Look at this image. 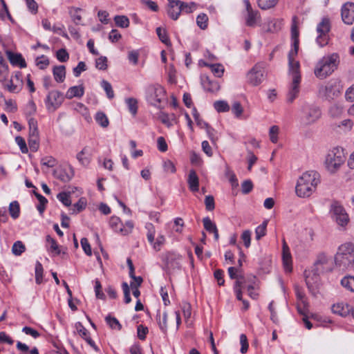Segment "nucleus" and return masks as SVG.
<instances>
[{
	"instance_id": "obj_63",
	"label": "nucleus",
	"mask_w": 354,
	"mask_h": 354,
	"mask_svg": "<svg viewBox=\"0 0 354 354\" xmlns=\"http://www.w3.org/2000/svg\"><path fill=\"white\" fill-rule=\"evenodd\" d=\"M56 57L59 61L66 62L69 58V55L66 49L61 48L57 51Z\"/></svg>"
},
{
	"instance_id": "obj_25",
	"label": "nucleus",
	"mask_w": 354,
	"mask_h": 354,
	"mask_svg": "<svg viewBox=\"0 0 354 354\" xmlns=\"http://www.w3.org/2000/svg\"><path fill=\"white\" fill-rule=\"evenodd\" d=\"M156 322L161 331L165 334L167 330V313L166 311L160 312L158 310L156 317Z\"/></svg>"
},
{
	"instance_id": "obj_62",
	"label": "nucleus",
	"mask_w": 354,
	"mask_h": 354,
	"mask_svg": "<svg viewBox=\"0 0 354 354\" xmlns=\"http://www.w3.org/2000/svg\"><path fill=\"white\" fill-rule=\"evenodd\" d=\"M15 142L20 148L21 151L23 153H26L28 151V147L25 140L21 136H17L15 138Z\"/></svg>"
},
{
	"instance_id": "obj_41",
	"label": "nucleus",
	"mask_w": 354,
	"mask_h": 354,
	"mask_svg": "<svg viewBox=\"0 0 354 354\" xmlns=\"http://www.w3.org/2000/svg\"><path fill=\"white\" fill-rule=\"evenodd\" d=\"M46 241L50 244V252H54L55 255H59L61 253V250L57 241L52 238L50 236H46Z\"/></svg>"
},
{
	"instance_id": "obj_49",
	"label": "nucleus",
	"mask_w": 354,
	"mask_h": 354,
	"mask_svg": "<svg viewBox=\"0 0 354 354\" xmlns=\"http://www.w3.org/2000/svg\"><path fill=\"white\" fill-rule=\"evenodd\" d=\"M124 101L129 111H138L139 106L138 100L136 98L127 97Z\"/></svg>"
},
{
	"instance_id": "obj_56",
	"label": "nucleus",
	"mask_w": 354,
	"mask_h": 354,
	"mask_svg": "<svg viewBox=\"0 0 354 354\" xmlns=\"http://www.w3.org/2000/svg\"><path fill=\"white\" fill-rule=\"evenodd\" d=\"M165 237L164 235L159 234L156 238V241H153V243H151L152 245L153 248L156 251H160L162 246L165 244Z\"/></svg>"
},
{
	"instance_id": "obj_9",
	"label": "nucleus",
	"mask_w": 354,
	"mask_h": 354,
	"mask_svg": "<svg viewBox=\"0 0 354 354\" xmlns=\"http://www.w3.org/2000/svg\"><path fill=\"white\" fill-rule=\"evenodd\" d=\"M330 30V20L326 17L323 18L317 26V32L318 35L316 38V41L319 46L323 47L328 44L329 40L328 33Z\"/></svg>"
},
{
	"instance_id": "obj_46",
	"label": "nucleus",
	"mask_w": 354,
	"mask_h": 354,
	"mask_svg": "<svg viewBox=\"0 0 354 354\" xmlns=\"http://www.w3.org/2000/svg\"><path fill=\"white\" fill-rule=\"evenodd\" d=\"M115 24L120 28H127L129 26V20L124 15H117L114 17Z\"/></svg>"
},
{
	"instance_id": "obj_38",
	"label": "nucleus",
	"mask_w": 354,
	"mask_h": 354,
	"mask_svg": "<svg viewBox=\"0 0 354 354\" xmlns=\"http://www.w3.org/2000/svg\"><path fill=\"white\" fill-rule=\"evenodd\" d=\"M208 22L209 18L205 13H201L196 17V24L201 30L207 29Z\"/></svg>"
},
{
	"instance_id": "obj_43",
	"label": "nucleus",
	"mask_w": 354,
	"mask_h": 354,
	"mask_svg": "<svg viewBox=\"0 0 354 354\" xmlns=\"http://www.w3.org/2000/svg\"><path fill=\"white\" fill-rule=\"evenodd\" d=\"M209 67L213 74L218 77H221L224 73V67L220 64H207Z\"/></svg>"
},
{
	"instance_id": "obj_48",
	"label": "nucleus",
	"mask_w": 354,
	"mask_h": 354,
	"mask_svg": "<svg viewBox=\"0 0 354 354\" xmlns=\"http://www.w3.org/2000/svg\"><path fill=\"white\" fill-rule=\"evenodd\" d=\"M106 324L112 328L120 330L122 328L119 321L115 318L111 317L110 315L106 316L105 318Z\"/></svg>"
},
{
	"instance_id": "obj_5",
	"label": "nucleus",
	"mask_w": 354,
	"mask_h": 354,
	"mask_svg": "<svg viewBox=\"0 0 354 354\" xmlns=\"http://www.w3.org/2000/svg\"><path fill=\"white\" fill-rule=\"evenodd\" d=\"M165 88L159 85H150L146 91V99L147 102L157 109H165L164 104L166 101Z\"/></svg>"
},
{
	"instance_id": "obj_19",
	"label": "nucleus",
	"mask_w": 354,
	"mask_h": 354,
	"mask_svg": "<svg viewBox=\"0 0 354 354\" xmlns=\"http://www.w3.org/2000/svg\"><path fill=\"white\" fill-rule=\"evenodd\" d=\"M236 281L234 284V291L236 295V297L238 300H242V288L248 284L250 280L245 279L243 276L236 279Z\"/></svg>"
},
{
	"instance_id": "obj_6",
	"label": "nucleus",
	"mask_w": 354,
	"mask_h": 354,
	"mask_svg": "<svg viewBox=\"0 0 354 354\" xmlns=\"http://www.w3.org/2000/svg\"><path fill=\"white\" fill-rule=\"evenodd\" d=\"M345 162V156L342 148L336 147L330 149L326 157L325 165L328 171L335 173Z\"/></svg>"
},
{
	"instance_id": "obj_8",
	"label": "nucleus",
	"mask_w": 354,
	"mask_h": 354,
	"mask_svg": "<svg viewBox=\"0 0 354 354\" xmlns=\"http://www.w3.org/2000/svg\"><path fill=\"white\" fill-rule=\"evenodd\" d=\"M328 259L326 254H319L315 262V273L312 277L308 275L306 277V283L310 291H313L318 281V275L324 271V266L328 264Z\"/></svg>"
},
{
	"instance_id": "obj_59",
	"label": "nucleus",
	"mask_w": 354,
	"mask_h": 354,
	"mask_svg": "<svg viewBox=\"0 0 354 354\" xmlns=\"http://www.w3.org/2000/svg\"><path fill=\"white\" fill-rule=\"evenodd\" d=\"M267 222L264 221L261 225L258 226L255 230L256 239L259 240L266 235Z\"/></svg>"
},
{
	"instance_id": "obj_30",
	"label": "nucleus",
	"mask_w": 354,
	"mask_h": 354,
	"mask_svg": "<svg viewBox=\"0 0 354 354\" xmlns=\"http://www.w3.org/2000/svg\"><path fill=\"white\" fill-rule=\"evenodd\" d=\"M28 145L30 149L35 152L39 147V133H29Z\"/></svg>"
},
{
	"instance_id": "obj_50",
	"label": "nucleus",
	"mask_w": 354,
	"mask_h": 354,
	"mask_svg": "<svg viewBox=\"0 0 354 354\" xmlns=\"http://www.w3.org/2000/svg\"><path fill=\"white\" fill-rule=\"evenodd\" d=\"M43 271L44 270L41 263L37 261L35 265V281L37 284H40L42 282Z\"/></svg>"
},
{
	"instance_id": "obj_23",
	"label": "nucleus",
	"mask_w": 354,
	"mask_h": 354,
	"mask_svg": "<svg viewBox=\"0 0 354 354\" xmlns=\"http://www.w3.org/2000/svg\"><path fill=\"white\" fill-rule=\"evenodd\" d=\"M84 93V87L82 84L70 87L66 93V97L72 99L73 97H81Z\"/></svg>"
},
{
	"instance_id": "obj_51",
	"label": "nucleus",
	"mask_w": 354,
	"mask_h": 354,
	"mask_svg": "<svg viewBox=\"0 0 354 354\" xmlns=\"http://www.w3.org/2000/svg\"><path fill=\"white\" fill-rule=\"evenodd\" d=\"M55 176L63 182H68L71 179V176L68 174L65 170L57 169L54 171Z\"/></svg>"
},
{
	"instance_id": "obj_29",
	"label": "nucleus",
	"mask_w": 354,
	"mask_h": 354,
	"mask_svg": "<svg viewBox=\"0 0 354 354\" xmlns=\"http://www.w3.org/2000/svg\"><path fill=\"white\" fill-rule=\"evenodd\" d=\"M23 85L22 80H17L16 81L15 79H10V80L6 84V88L10 92L12 93H19Z\"/></svg>"
},
{
	"instance_id": "obj_57",
	"label": "nucleus",
	"mask_w": 354,
	"mask_h": 354,
	"mask_svg": "<svg viewBox=\"0 0 354 354\" xmlns=\"http://www.w3.org/2000/svg\"><path fill=\"white\" fill-rule=\"evenodd\" d=\"M35 64L40 69H44L49 65V60L45 55H41L37 57Z\"/></svg>"
},
{
	"instance_id": "obj_7",
	"label": "nucleus",
	"mask_w": 354,
	"mask_h": 354,
	"mask_svg": "<svg viewBox=\"0 0 354 354\" xmlns=\"http://www.w3.org/2000/svg\"><path fill=\"white\" fill-rule=\"evenodd\" d=\"M330 217L337 225L345 228L349 223L350 218L345 208L337 201H333L330 206Z\"/></svg>"
},
{
	"instance_id": "obj_12",
	"label": "nucleus",
	"mask_w": 354,
	"mask_h": 354,
	"mask_svg": "<svg viewBox=\"0 0 354 354\" xmlns=\"http://www.w3.org/2000/svg\"><path fill=\"white\" fill-rule=\"evenodd\" d=\"M64 96L58 91H52L48 93L46 99V105L48 109H57L62 104Z\"/></svg>"
},
{
	"instance_id": "obj_64",
	"label": "nucleus",
	"mask_w": 354,
	"mask_h": 354,
	"mask_svg": "<svg viewBox=\"0 0 354 354\" xmlns=\"http://www.w3.org/2000/svg\"><path fill=\"white\" fill-rule=\"evenodd\" d=\"M253 188L252 182L250 180H246L241 184V191L243 194H247L250 193Z\"/></svg>"
},
{
	"instance_id": "obj_39",
	"label": "nucleus",
	"mask_w": 354,
	"mask_h": 354,
	"mask_svg": "<svg viewBox=\"0 0 354 354\" xmlns=\"http://www.w3.org/2000/svg\"><path fill=\"white\" fill-rule=\"evenodd\" d=\"M95 119L97 123L102 127L106 128L109 126V122L108 118L104 112H97Z\"/></svg>"
},
{
	"instance_id": "obj_4",
	"label": "nucleus",
	"mask_w": 354,
	"mask_h": 354,
	"mask_svg": "<svg viewBox=\"0 0 354 354\" xmlns=\"http://www.w3.org/2000/svg\"><path fill=\"white\" fill-rule=\"evenodd\" d=\"M335 264L343 268L353 266L354 263V244L347 242L339 246L335 256Z\"/></svg>"
},
{
	"instance_id": "obj_24",
	"label": "nucleus",
	"mask_w": 354,
	"mask_h": 354,
	"mask_svg": "<svg viewBox=\"0 0 354 354\" xmlns=\"http://www.w3.org/2000/svg\"><path fill=\"white\" fill-rule=\"evenodd\" d=\"M157 117L167 127L171 126L176 120V115L173 112H159Z\"/></svg>"
},
{
	"instance_id": "obj_10",
	"label": "nucleus",
	"mask_w": 354,
	"mask_h": 354,
	"mask_svg": "<svg viewBox=\"0 0 354 354\" xmlns=\"http://www.w3.org/2000/svg\"><path fill=\"white\" fill-rule=\"evenodd\" d=\"M109 225L111 228L122 235H127L130 234L134 227L133 223L131 221H127L123 224L120 218L118 216H112L109 221Z\"/></svg>"
},
{
	"instance_id": "obj_28",
	"label": "nucleus",
	"mask_w": 354,
	"mask_h": 354,
	"mask_svg": "<svg viewBox=\"0 0 354 354\" xmlns=\"http://www.w3.org/2000/svg\"><path fill=\"white\" fill-rule=\"evenodd\" d=\"M304 113L302 120L305 124H310L315 122L321 115L319 112H304Z\"/></svg>"
},
{
	"instance_id": "obj_27",
	"label": "nucleus",
	"mask_w": 354,
	"mask_h": 354,
	"mask_svg": "<svg viewBox=\"0 0 354 354\" xmlns=\"http://www.w3.org/2000/svg\"><path fill=\"white\" fill-rule=\"evenodd\" d=\"M54 79L57 82H63L66 77V68L63 65L56 66L53 69Z\"/></svg>"
},
{
	"instance_id": "obj_3",
	"label": "nucleus",
	"mask_w": 354,
	"mask_h": 354,
	"mask_svg": "<svg viewBox=\"0 0 354 354\" xmlns=\"http://www.w3.org/2000/svg\"><path fill=\"white\" fill-rule=\"evenodd\" d=\"M339 62L338 53H333L324 55L315 65V75L319 80L326 78L337 69Z\"/></svg>"
},
{
	"instance_id": "obj_58",
	"label": "nucleus",
	"mask_w": 354,
	"mask_h": 354,
	"mask_svg": "<svg viewBox=\"0 0 354 354\" xmlns=\"http://www.w3.org/2000/svg\"><path fill=\"white\" fill-rule=\"evenodd\" d=\"M279 129L277 126H272L269 130L270 140L272 143H277L278 141V134Z\"/></svg>"
},
{
	"instance_id": "obj_18",
	"label": "nucleus",
	"mask_w": 354,
	"mask_h": 354,
	"mask_svg": "<svg viewBox=\"0 0 354 354\" xmlns=\"http://www.w3.org/2000/svg\"><path fill=\"white\" fill-rule=\"evenodd\" d=\"M75 328L77 330L78 334L84 338L86 342L94 348L95 351H98V348L95 345L94 341L90 337L89 332L88 330L82 325L81 322H77L75 324Z\"/></svg>"
},
{
	"instance_id": "obj_32",
	"label": "nucleus",
	"mask_w": 354,
	"mask_h": 354,
	"mask_svg": "<svg viewBox=\"0 0 354 354\" xmlns=\"http://www.w3.org/2000/svg\"><path fill=\"white\" fill-rule=\"evenodd\" d=\"M82 10L80 8L71 7L69 8V11H68L69 15H70L71 17L72 18L73 21L76 25L82 24H81L82 15L80 14V12Z\"/></svg>"
},
{
	"instance_id": "obj_45",
	"label": "nucleus",
	"mask_w": 354,
	"mask_h": 354,
	"mask_svg": "<svg viewBox=\"0 0 354 354\" xmlns=\"http://www.w3.org/2000/svg\"><path fill=\"white\" fill-rule=\"evenodd\" d=\"M145 228L147 231V237L148 241L150 243H153L155 234H156V229H155L154 225L151 223H147L145 225Z\"/></svg>"
},
{
	"instance_id": "obj_60",
	"label": "nucleus",
	"mask_w": 354,
	"mask_h": 354,
	"mask_svg": "<svg viewBox=\"0 0 354 354\" xmlns=\"http://www.w3.org/2000/svg\"><path fill=\"white\" fill-rule=\"evenodd\" d=\"M214 108L216 111H229L230 106L225 100L216 101L214 103Z\"/></svg>"
},
{
	"instance_id": "obj_34",
	"label": "nucleus",
	"mask_w": 354,
	"mask_h": 354,
	"mask_svg": "<svg viewBox=\"0 0 354 354\" xmlns=\"http://www.w3.org/2000/svg\"><path fill=\"white\" fill-rule=\"evenodd\" d=\"M282 25H283L282 19H272L268 24V28L266 29V31L270 32H277L281 28Z\"/></svg>"
},
{
	"instance_id": "obj_14",
	"label": "nucleus",
	"mask_w": 354,
	"mask_h": 354,
	"mask_svg": "<svg viewBox=\"0 0 354 354\" xmlns=\"http://www.w3.org/2000/svg\"><path fill=\"white\" fill-rule=\"evenodd\" d=\"M182 257L175 252H169L164 256L165 266L168 270L180 269L181 268L180 261Z\"/></svg>"
},
{
	"instance_id": "obj_42",
	"label": "nucleus",
	"mask_w": 354,
	"mask_h": 354,
	"mask_svg": "<svg viewBox=\"0 0 354 354\" xmlns=\"http://www.w3.org/2000/svg\"><path fill=\"white\" fill-rule=\"evenodd\" d=\"M279 0H258V6L262 10H268L274 7Z\"/></svg>"
},
{
	"instance_id": "obj_54",
	"label": "nucleus",
	"mask_w": 354,
	"mask_h": 354,
	"mask_svg": "<svg viewBox=\"0 0 354 354\" xmlns=\"http://www.w3.org/2000/svg\"><path fill=\"white\" fill-rule=\"evenodd\" d=\"M156 33L162 43L165 44L166 45L170 44V41L167 36V31L165 29L158 27L156 28Z\"/></svg>"
},
{
	"instance_id": "obj_11",
	"label": "nucleus",
	"mask_w": 354,
	"mask_h": 354,
	"mask_svg": "<svg viewBox=\"0 0 354 354\" xmlns=\"http://www.w3.org/2000/svg\"><path fill=\"white\" fill-rule=\"evenodd\" d=\"M245 6L246 15L245 17V24L250 27H254L260 21L261 16L257 10H254L249 0H243Z\"/></svg>"
},
{
	"instance_id": "obj_13",
	"label": "nucleus",
	"mask_w": 354,
	"mask_h": 354,
	"mask_svg": "<svg viewBox=\"0 0 354 354\" xmlns=\"http://www.w3.org/2000/svg\"><path fill=\"white\" fill-rule=\"evenodd\" d=\"M263 68L256 64L247 75L248 82L254 86L259 84L263 80Z\"/></svg>"
},
{
	"instance_id": "obj_21",
	"label": "nucleus",
	"mask_w": 354,
	"mask_h": 354,
	"mask_svg": "<svg viewBox=\"0 0 354 354\" xmlns=\"http://www.w3.org/2000/svg\"><path fill=\"white\" fill-rule=\"evenodd\" d=\"M201 84L203 88L209 92H217L220 89V86L216 81L211 80L208 77H203L201 79Z\"/></svg>"
},
{
	"instance_id": "obj_17",
	"label": "nucleus",
	"mask_w": 354,
	"mask_h": 354,
	"mask_svg": "<svg viewBox=\"0 0 354 354\" xmlns=\"http://www.w3.org/2000/svg\"><path fill=\"white\" fill-rule=\"evenodd\" d=\"M6 53L12 66H19L21 68L26 67V61L20 53H15L10 50H6Z\"/></svg>"
},
{
	"instance_id": "obj_33",
	"label": "nucleus",
	"mask_w": 354,
	"mask_h": 354,
	"mask_svg": "<svg viewBox=\"0 0 354 354\" xmlns=\"http://www.w3.org/2000/svg\"><path fill=\"white\" fill-rule=\"evenodd\" d=\"M296 295H297V298L299 301V304H298V311L301 313V314H304V311L301 310V306L302 305L303 306V308L305 309L308 307V302H307V299L306 298V296H305V294L303 291L297 289V291H296Z\"/></svg>"
},
{
	"instance_id": "obj_20",
	"label": "nucleus",
	"mask_w": 354,
	"mask_h": 354,
	"mask_svg": "<svg viewBox=\"0 0 354 354\" xmlns=\"http://www.w3.org/2000/svg\"><path fill=\"white\" fill-rule=\"evenodd\" d=\"M352 310L353 309L350 305L343 302L337 303L332 306V311L342 317H346L349 315Z\"/></svg>"
},
{
	"instance_id": "obj_31",
	"label": "nucleus",
	"mask_w": 354,
	"mask_h": 354,
	"mask_svg": "<svg viewBox=\"0 0 354 354\" xmlns=\"http://www.w3.org/2000/svg\"><path fill=\"white\" fill-rule=\"evenodd\" d=\"M295 18L296 17L293 19V23L291 26V36L292 40V49H299V30L295 21Z\"/></svg>"
},
{
	"instance_id": "obj_15",
	"label": "nucleus",
	"mask_w": 354,
	"mask_h": 354,
	"mask_svg": "<svg viewBox=\"0 0 354 354\" xmlns=\"http://www.w3.org/2000/svg\"><path fill=\"white\" fill-rule=\"evenodd\" d=\"M341 15L344 24L348 25L354 24V3H345L342 7Z\"/></svg>"
},
{
	"instance_id": "obj_35",
	"label": "nucleus",
	"mask_w": 354,
	"mask_h": 354,
	"mask_svg": "<svg viewBox=\"0 0 354 354\" xmlns=\"http://www.w3.org/2000/svg\"><path fill=\"white\" fill-rule=\"evenodd\" d=\"M255 281H256V277H252L248 283V284L246 286V288L248 290V295L252 299H257L259 297V293L254 291L255 289Z\"/></svg>"
},
{
	"instance_id": "obj_37",
	"label": "nucleus",
	"mask_w": 354,
	"mask_h": 354,
	"mask_svg": "<svg viewBox=\"0 0 354 354\" xmlns=\"http://www.w3.org/2000/svg\"><path fill=\"white\" fill-rule=\"evenodd\" d=\"M167 13L172 19H178L181 13L180 5H169Z\"/></svg>"
},
{
	"instance_id": "obj_1",
	"label": "nucleus",
	"mask_w": 354,
	"mask_h": 354,
	"mask_svg": "<svg viewBox=\"0 0 354 354\" xmlns=\"http://www.w3.org/2000/svg\"><path fill=\"white\" fill-rule=\"evenodd\" d=\"M319 183L320 175L318 172L313 170L306 171L297 180L296 194L299 197H309L315 191Z\"/></svg>"
},
{
	"instance_id": "obj_47",
	"label": "nucleus",
	"mask_w": 354,
	"mask_h": 354,
	"mask_svg": "<svg viewBox=\"0 0 354 354\" xmlns=\"http://www.w3.org/2000/svg\"><path fill=\"white\" fill-rule=\"evenodd\" d=\"M25 249L24 243L20 241H17L14 243L12 247V252L15 255L19 256L25 251Z\"/></svg>"
},
{
	"instance_id": "obj_26",
	"label": "nucleus",
	"mask_w": 354,
	"mask_h": 354,
	"mask_svg": "<svg viewBox=\"0 0 354 354\" xmlns=\"http://www.w3.org/2000/svg\"><path fill=\"white\" fill-rule=\"evenodd\" d=\"M77 158L82 165L84 166L88 165L91 158L90 149L88 147H84L79 153H77Z\"/></svg>"
},
{
	"instance_id": "obj_16",
	"label": "nucleus",
	"mask_w": 354,
	"mask_h": 354,
	"mask_svg": "<svg viewBox=\"0 0 354 354\" xmlns=\"http://www.w3.org/2000/svg\"><path fill=\"white\" fill-rule=\"evenodd\" d=\"M282 261L286 272H290L292 269V257L290 254L289 248L285 241H283V243Z\"/></svg>"
},
{
	"instance_id": "obj_52",
	"label": "nucleus",
	"mask_w": 354,
	"mask_h": 354,
	"mask_svg": "<svg viewBox=\"0 0 354 354\" xmlns=\"http://www.w3.org/2000/svg\"><path fill=\"white\" fill-rule=\"evenodd\" d=\"M101 86L103 88L109 99L113 98L114 92L111 84L109 82L106 80H102L101 82Z\"/></svg>"
},
{
	"instance_id": "obj_55",
	"label": "nucleus",
	"mask_w": 354,
	"mask_h": 354,
	"mask_svg": "<svg viewBox=\"0 0 354 354\" xmlns=\"http://www.w3.org/2000/svg\"><path fill=\"white\" fill-rule=\"evenodd\" d=\"M57 198L66 207H68L71 205L70 193L64 192H60L57 194Z\"/></svg>"
},
{
	"instance_id": "obj_22",
	"label": "nucleus",
	"mask_w": 354,
	"mask_h": 354,
	"mask_svg": "<svg viewBox=\"0 0 354 354\" xmlns=\"http://www.w3.org/2000/svg\"><path fill=\"white\" fill-rule=\"evenodd\" d=\"M187 184L189 189L192 192H196L199 189V179L194 169L189 171L188 178H187Z\"/></svg>"
},
{
	"instance_id": "obj_53",
	"label": "nucleus",
	"mask_w": 354,
	"mask_h": 354,
	"mask_svg": "<svg viewBox=\"0 0 354 354\" xmlns=\"http://www.w3.org/2000/svg\"><path fill=\"white\" fill-rule=\"evenodd\" d=\"M204 228L209 233H212L217 227L216 224L212 221L209 217H205L203 219Z\"/></svg>"
},
{
	"instance_id": "obj_44",
	"label": "nucleus",
	"mask_w": 354,
	"mask_h": 354,
	"mask_svg": "<svg viewBox=\"0 0 354 354\" xmlns=\"http://www.w3.org/2000/svg\"><path fill=\"white\" fill-rule=\"evenodd\" d=\"M341 284L347 290L354 292V277H344L341 280Z\"/></svg>"
},
{
	"instance_id": "obj_61",
	"label": "nucleus",
	"mask_w": 354,
	"mask_h": 354,
	"mask_svg": "<svg viewBox=\"0 0 354 354\" xmlns=\"http://www.w3.org/2000/svg\"><path fill=\"white\" fill-rule=\"evenodd\" d=\"M41 163L48 167H53L57 164V160L52 156H46L41 160Z\"/></svg>"
},
{
	"instance_id": "obj_2",
	"label": "nucleus",
	"mask_w": 354,
	"mask_h": 354,
	"mask_svg": "<svg viewBox=\"0 0 354 354\" xmlns=\"http://www.w3.org/2000/svg\"><path fill=\"white\" fill-rule=\"evenodd\" d=\"M298 49H291L288 53L289 72L292 76V82L288 93V101L292 102L298 95L301 75L299 73V62L295 60Z\"/></svg>"
},
{
	"instance_id": "obj_40",
	"label": "nucleus",
	"mask_w": 354,
	"mask_h": 354,
	"mask_svg": "<svg viewBox=\"0 0 354 354\" xmlns=\"http://www.w3.org/2000/svg\"><path fill=\"white\" fill-rule=\"evenodd\" d=\"M9 212L11 217L14 219L17 218L20 214V207L17 201H13L10 203Z\"/></svg>"
},
{
	"instance_id": "obj_36",
	"label": "nucleus",
	"mask_w": 354,
	"mask_h": 354,
	"mask_svg": "<svg viewBox=\"0 0 354 354\" xmlns=\"http://www.w3.org/2000/svg\"><path fill=\"white\" fill-rule=\"evenodd\" d=\"M178 5H180L181 12L185 13H192L197 8V4L194 2H190L189 3L179 1Z\"/></svg>"
}]
</instances>
